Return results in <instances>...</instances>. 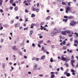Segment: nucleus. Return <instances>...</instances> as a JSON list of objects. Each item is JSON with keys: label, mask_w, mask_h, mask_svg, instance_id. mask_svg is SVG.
I'll return each mask as SVG.
<instances>
[{"label": "nucleus", "mask_w": 78, "mask_h": 78, "mask_svg": "<svg viewBox=\"0 0 78 78\" xmlns=\"http://www.w3.org/2000/svg\"><path fill=\"white\" fill-rule=\"evenodd\" d=\"M28 18L25 19V20L26 21V22H28Z\"/></svg>", "instance_id": "nucleus-52"}, {"label": "nucleus", "mask_w": 78, "mask_h": 78, "mask_svg": "<svg viewBox=\"0 0 78 78\" xmlns=\"http://www.w3.org/2000/svg\"><path fill=\"white\" fill-rule=\"evenodd\" d=\"M59 38L61 39H62V36L60 35L59 37Z\"/></svg>", "instance_id": "nucleus-59"}, {"label": "nucleus", "mask_w": 78, "mask_h": 78, "mask_svg": "<svg viewBox=\"0 0 78 78\" xmlns=\"http://www.w3.org/2000/svg\"><path fill=\"white\" fill-rule=\"evenodd\" d=\"M35 15L34 14H31V17H35Z\"/></svg>", "instance_id": "nucleus-25"}, {"label": "nucleus", "mask_w": 78, "mask_h": 78, "mask_svg": "<svg viewBox=\"0 0 78 78\" xmlns=\"http://www.w3.org/2000/svg\"><path fill=\"white\" fill-rule=\"evenodd\" d=\"M61 59H62V61H66V58H64V56H62V57H61Z\"/></svg>", "instance_id": "nucleus-5"}, {"label": "nucleus", "mask_w": 78, "mask_h": 78, "mask_svg": "<svg viewBox=\"0 0 78 78\" xmlns=\"http://www.w3.org/2000/svg\"><path fill=\"white\" fill-rule=\"evenodd\" d=\"M36 9V8L34 7H32L31 8V9L32 11H35V9Z\"/></svg>", "instance_id": "nucleus-9"}, {"label": "nucleus", "mask_w": 78, "mask_h": 78, "mask_svg": "<svg viewBox=\"0 0 78 78\" xmlns=\"http://www.w3.org/2000/svg\"><path fill=\"white\" fill-rule=\"evenodd\" d=\"M3 2V0H0V5L1 6H2V5Z\"/></svg>", "instance_id": "nucleus-13"}, {"label": "nucleus", "mask_w": 78, "mask_h": 78, "mask_svg": "<svg viewBox=\"0 0 78 78\" xmlns=\"http://www.w3.org/2000/svg\"><path fill=\"white\" fill-rule=\"evenodd\" d=\"M10 3L12 4V3H13V0H11L10 1Z\"/></svg>", "instance_id": "nucleus-35"}, {"label": "nucleus", "mask_w": 78, "mask_h": 78, "mask_svg": "<svg viewBox=\"0 0 78 78\" xmlns=\"http://www.w3.org/2000/svg\"><path fill=\"white\" fill-rule=\"evenodd\" d=\"M55 34H55V32L54 31L53 32H52L51 34V36H54Z\"/></svg>", "instance_id": "nucleus-15"}, {"label": "nucleus", "mask_w": 78, "mask_h": 78, "mask_svg": "<svg viewBox=\"0 0 78 78\" xmlns=\"http://www.w3.org/2000/svg\"><path fill=\"white\" fill-rule=\"evenodd\" d=\"M32 60H33V61H34V60H36V58L33 57L32 58Z\"/></svg>", "instance_id": "nucleus-38"}, {"label": "nucleus", "mask_w": 78, "mask_h": 78, "mask_svg": "<svg viewBox=\"0 0 78 78\" xmlns=\"http://www.w3.org/2000/svg\"><path fill=\"white\" fill-rule=\"evenodd\" d=\"M12 9H13V8L12 7V6H11L9 8V9H10V10H12Z\"/></svg>", "instance_id": "nucleus-36"}, {"label": "nucleus", "mask_w": 78, "mask_h": 78, "mask_svg": "<svg viewBox=\"0 0 78 78\" xmlns=\"http://www.w3.org/2000/svg\"><path fill=\"white\" fill-rule=\"evenodd\" d=\"M25 5L27 6H29V4H28V2H26L25 4Z\"/></svg>", "instance_id": "nucleus-30"}, {"label": "nucleus", "mask_w": 78, "mask_h": 78, "mask_svg": "<svg viewBox=\"0 0 78 78\" xmlns=\"http://www.w3.org/2000/svg\"><path fill=\"white\" fill-rule=\"evenodd\" d=\"M34 67L37 68V65H35L34 66Z\"/></svg>", "instance_id": "nucleus-50"}, {"label": "nucleus", "mask_w": 78, "mask_h": 78, "mask_svg": "<svg viewBox=\"0 0 78 78\" xmlns=\"http://www.w3.org/2000/svg\"><path fill=\"white\" fill-rule=\"evenodd\" d=\"M45 50V48L44 47H42V48H41V51H43V50Z\"/></svg>", "instance_id": "nucleus-34"}, {"label": "nucleus", "mask_w": 78, "mask_h": 78, "mask_svg": "<svg viewBox=\"0 0 78 78\" xmlns=\"http://www.w3.org/2000/svg\"><path fill=\"white\" fill-rule=\"evenodd\" d=\"M57 72H59V68H58L57 69Z\"/></svg>", "instance_id": "nucleus-63"}, {"label": "nucleus", "mask_w": 78, "mask_h": 78, "mask_svg": "<svg viewBox=\"0 0 78 78\" xmlns=\"http://www.w3.org/2000/svg\"><path fill=\"white\" fill-rule=\"evenodd\" d=\"M63 45H66V41H64L62 42Z\"/></svg>", "instance_id": "nucleus-28"}, {"label": "nucleus", "mask_w": 78, "mask_h": 78, "mask_svg": "<svg viewBox=\"0 0 78 78\" xmlns=\"http://www.w3.org/2000/svg\"><path fill=\"white\" fill-rule=\"evenodd\" d=\"M12 50H16V46H14L12 47Z\"/></svg>", "instance_id": "nucleus-11"}, {"label": "nucleus", "mask_w": 78, "mask_h": 78, "mask_svg": "<svg viewBox=\"0 0 78 78\" xmlns=\"http://www.w3.org/2000/svg\"><path fill=\"white\" fill-rule=\"evenodd\" d=\"M51 73L52 74L51 76V78H54L55 77V74H54V73H55V72H51Z\"/></svg>", "instance_id": "nucleus-3"}, {"label": "nucleus", "mask_w": 78, "mask_h": 78, "mask_svg": "<svg viewBox=\"0 0 78 78\" xmlns=\"http://www.w3.org/2000/svg\"><path fill=\"white\" fill-rule=\"evenodd\" d=\"M39 10H40V9H39V8L36 9V8L35 11H36L37 12H38Z\"/></svg>", "instance_id": "nucleus-14"}, {"label": "nucleus", "mask_w": 78, "mask_h": 78, "mask_svg": "<svg viewBox=\"0 0 78 78\" xmlns=\"http://www.w3.org/2000/svg\"><path fill=\"white\" fill-rule=\"evenodd\" d=\"M3 40L2 39H1V43H3Z\"/></svg>", "instance_id": "nucleus-42"}, {"label": "nucleus", "mask_w": 78, "mask_h": 78, "mask_svg": "<svg viewBox=\"0 0 78 78\" xmlns=\"http://www.w3.org/2000/svg\"><path fill=\"white\" fill-rule=\"evenodd\" d=\"M39 37L40 39H41V38H42L43 37V36H40Z\"/></svg>", "instance_id": "nucleus-64"}, {"label": "nucleus", "mask_w": 78, "mask_h": 78, "mask_svg": "<svg viewBox=\"0 0 78 78\" xmlns=\"http://www.w3.org/2000/svg\"><path fill=\"white\" fill-rule=\"evenodd\" d=\"M30 34H30V36H31L32 34H33V31H32V30H30Z\"/></svg>", "instance_id": "nucleus-21"}, {"label": "nucleus", "mask_w": 78, "mask_h": 78, "mask_svg": "<svg viewBox=\"0 0 78 78\" xmlns=\"http://www.w3.org/2000/svg\"><path fill=\"white\" fill-rule=\"evenodd\" d=\"M73 18H74V17L73 16H68V19H73Z\"/></svg>", "instance_id": "nucleus-10"}, {"label": "nucleus", "mask_w": 78, "mask_h": 78, "mask_svg": "<svg viewBox=\"0 0 78 78\" xmlns=\"http://www.w3.org/2000/svg\"><path fill=\"white\" fill-rule=\"evenodd\" d=\"M0 12H3V10L2 9H0Z\"/></svg>", "instance_id": "nucleus-51"}, {"label": "nucleus", "mask_w": 78, "mask_h": 78, "mask_svg": "<svg viewBox=\"0 0 78 78\" xmlns=\"http://www.w3.org/2000/svg\"><path fill=\"white\" fill-rule=\"evenodd\" d=\"M65 32L66 33H67V34H70V33H71V31L70 30H65Z\"/></svg>", "instance_id": "nucleus-6"}, {"label": "nucleus", "mask_w": 78, "mask_h": 78, "mask_svg": "<svg viewBox=\"0 0 78 78\" xmlns=\"http://www.w3.org/2000/svg\"><path fill=\"white\" fill-rule=\"evenodd\" d=\"M11 24H12V23H14V20H12V21H11Z\"/></svg>", "instance_id": "nucleus-44"}, {"label": "nucleus", "mask_w": 78, "mask_h": 78, "mask_svg": "<svg viewBox=\"0 0 78 78\" xmlns=\"http://www.w3.org/2000/svg\"><path fill=\"white\" fill-rule=\"evenodd\" d=\"M61 33L62 34H63V35H66V30L65 31H62V32H61Z\"/></svg>", "instance_id": "nucleus-7"}, {"label": "nucleus", "mask_w": 78, "mask_h": 78, "mask_svg": "<svg viewBox=\"0 0 78 78\" xmlns=\"http://www.w3.org/2000/svg\"><path fill=\"white\" fill-rule=\"evenodd\" d=\"M50 61L51 62H53V58H51L50 60Z\"/></svg>", "instance_id": "nucleus-24"}, {"label": "nucleus", "mask_w": 78, "mask_h": 78, "mask_svg": "<svg viewBox=\"0 0 78 78\" xmlns=\"http://www.w3.org/2000/svg\"><path fill=\"white\" fill-rule=\"evenodd\" d=\"M70 26H72V27H73V22H71L70 23Z\"/></svg>", "instance_id": "nucleus-16"}, {"label": "nucleus", "mask_w": 78, "mask_h": 78, "mask_svg": "<svg viewBox=\"0 0 78 78\" xmlns=\"http://www.w3.org/2000/svg\"><path fill=\"white\" fill-rule=\"evenodd\" d=\"M64 18H65V19H67V18H68V16H64Z\"/></svg>", "instance_id": "nucleus-39"}, {"label": "nucleus", "mask_w": 78, "mask_h": 78, "mask_svg": "<svg viewBox=\"0 0 78 78\" xmlns=\"http://www.w3.org/2000/svg\"><path fill=\"white\" fill-rule=\"evenodd\" d=\"M32 46L34 47H35V44L34 43L32 44Z\"/></svg>", "instance_id": "nucleus-48"}, {"label": "nucleus", "mask_w": 78, "mask_h": 78, "mask_svg": "<svg viewBox=\"0 0 78 78\" xmlns=\"http://www.w3.org/2000/svg\"><path fill=\"white\" fill-rule=\"evenodd\" d=\"M60 69H61V70H64V69H63V68L62 67H61L60 68Z\"/></svg>", "instance_id": "nucleus-56"}, {"label": "nucleus", "mask_w": 78, "mask_h": 78, "mask_svg": "<svg viewBox=\"0 0 78 78\" xmlns=\"http://www.w3.org/2000/svg\"><path fill=\"white\" fill-rule=\"evenodd\" d=\"M74 43L76 44H78V41L76 40H75L74 41Z\"/></svg>", "instance_id": "nucleus-32"}, {"label": "nucleus", "mask_w": 78, "mask_h": 78, "mask_svg": "<svg viewBox=\"0 0 78 78\" xmlns=\"http://www.w3.org/2000/svg\"><path fill=\"white\" fill-rule=\"evenodd\" d=\"M66 13H67V14H68V13H69V12H68V11L70 10V7H66Z\"/></svg>", "instance_id": "nucleus-4"}, {"label": "nucleus", "mask_w": 78, "mask_h": 78, "mask_svg": "<svg viewBox=\"0 0 78 78\" xmlns=\"http://www.w3.org/2000/svg\"><path fill=\"white\" fill-rule=\"evenodd\" d=\"M50 16H48L47 18V19L48 20H49L50 19Z\"/></svg>", "instance_id": "nucleus-47"}, {"label": "nucleus", "mask_w": 78, "mask_h": 78, "mask_svg": "<svg viewBox=\"0 0 78 78\" xmlns=\"http://www.w3.org/2000/svg\"><path fill=\"white\" fill-rule=\"evenodd\" d=\"M43 43V41H41L38 42V44H41Z\"/></svg>", "instance_id": "nucleus-19"}, {"label": "nucleus", "mask_w": 78, "mask_h": 78, "mask_svg": "<svg viewBox=\"0 0 78 78\" xmlns=\"http://www.w3.org/2000/svg\"><path fill=\"white\" fill-rule=\"evenodd\" d=\"M68 19H63V22H64V21H65V22H67V20H68Z\"/></svg>", "instance_id": "nucleus-23"}, {"label": "nucleus", "mask_w": 78, "mask_h": 78, "mask_svg": "<svg viewBox=\"0 0 78 78\" xmlns=\"http://www.w3.org/2000/svg\"><path fill=\"white\" fill-rule=\"evenodd\" d=\"M27 0L28 3H30V2H31V0Z\"/></svg>", "instance_id": "nucleus-49"}, {"label": "nucleus", "mask_w": 78, "mask_h": 78, "mask_svg": "<svg viewBox=\"0 0 78 78\" xmlns=\"http://www.w3.org/2000/svg\"><path fill=\"white\" fill-rule=\"evenodd\" d=\"M54 31L55 32V34H56L57 33H59V30H57L56 28H55L54 29Z\"/></svg>", "instance_id": "nucleus-1"}, {"label": "nucleus", "mask_w": 78, "mask_h": 78, "mask_svg": "<svg viewBox=\"0 0 78 78\" xmlns=\"http://www.w3.org/2000/svg\"><path fill=\"white\" fill-rule=\"evenodd\" d=\"M12 5L14 6H16V3H13L12 4Z\"/></svg>", "instance_id": "nucleus-29"}, {"label": "nucleus", "mask_w": 78, "mask_h": 78, "mask_svg": "<svg viewBox=\"0 0 78 78\" xmlns=\"http://www.w3.org/2000/svg\"><path fill=\"white\" fill-rule=\"evenodd\" d=\"M17 25H18V24H17V23L15 25V28H16V27H17Z\"/></svg>", "instance_id": "nucleus-37"}, {"label": "nucleus", "mask_w": 78, "mask_h": 78, "mask_svg": "<svg viewBox=\"0 0 78 78\" xmlns=\"http://www.w3.org/2000/svg\"><path fill=\"white\" fill-rule=\"evenodd\" d=\"M71 72H72V73H75V71L73 70V69H71Z\"/></svg>", "instance_id": "nucleus-26"}, {"label": "nucleus", "mask_w": 78, "mask_h": 78, "mask_svg": "<svg viewBox=\"0 0 78 78\" xmlns=\"http://www.w3.org/2000/svg\"><path fill=\"white\" fill-rule=\"evenodd\" d=\"M11 68L12 70H14V68L12 66H11Z\"/></svg>", "instance_id": "nucleus-60"}, {"label": "nucleus", "mask_w": 78, "mask_h": 78, "mask_svg": "<svg viewBox=\"0 0 78 78\" xmlns=\"http://www.w3.org/2000/svg\"><path fill=\"white\" fill-rule=\"evenodd\" d=\"M67 72H64V75H67Z\"/></svg>", "instance_id": "nucleus-57"}, {"label": "nucleus", "mask_w": 78, "mask_h": 78, "mask_svg": "<svg viewBox=\"0 0 78 78\" xmlns=\"http://www.w3.org/2000/svg\"><path fill=\"white\" fill-rule=\"evenodd\" d=\"M28 27H26V28H24V30H28Z\"/></svg>", "instance_id": "nucleus-43"}, {"label": "nucleus", "mask_w": 78, "mask_h": 78, "mask_svg": "<svg viewBox=\"0 0 78 78\" xmlns=\"http://www.w3.org/2000/svg\"><path fill=\"white\" fill-rule=\"evenodd\" d=\"M78 63H77V64L76 65V68H78Z\"/></svg>", "instance_id": "nucleus-61"}, {"label": "nucleus", "mask_w": 78, "mask_h": 78, "mask_svg": "<svg viewBox=\"0 0 78 78\" xmlns=\"http://www.w3.org/2000/svg\"><path fill=\"white\" fill-rule=\"evenodd\" d=\"M60 11H64V9H60Z\"/></svg>", "instance_id": "nucleus-62"}, {"label": "nucleus", "mask_w": 78, "mask_h": 78, "mask_svg": "<svg viewBox=\"0 0 78 78\" xmlns=\"http://www.w3.org/2000/svg\"><path fill=\"white\" fill-rule=\"evenodd\" d=\"M72 22L73 23L74 25H76L77 23V22H75L74 21H72Z\"/></svg>", "instance_id": "nucleus-18"}, {"label": "nucleus", "mask_w": 78, "mask_h": 78, "mask_svg": "<svg viewBox=\"0 0 78 78\" xmlns=\"http://www.w3.org/2000/svg\"><path fill=\"white\" fill-rule=\"evenodd\" d=\"M31 25L33 27H34V26H35L36 25V24H35L33 23H32Z\"/></svg>", "instance_id": "nucleus-40"}, {"label": "nucleus", "mask_w": 78, "mask_h": 78, "mask_svg": "<svg viewBox=\"0 0 78 78\" xmlns=\"http://www.w3.org/2000/svg\"><path fill=\"white\" fill-rule=\"evenodd\" d=\"M2 68H3V69H4V68H5V66H6V65L5 64V63H3L2 64Z\"/></svg>", "instance_id": "nucleus-12"}, {"label": "nucleus", "mask_w": 78, "mask_h": 78, "mask_svg": "<svg viewBox=\"0 0 78 78\" xmlns=\"http://www.w3.org/2000/svg\"><path fill=\"white\" fill-rule=\"evenodd\" d=\"M43 51V52L44 53H45L47 51V50H44Z\"/></svg>", "instance_id": "nucleus-46"}, {"label": "nucleus", "mask_w": 78, "mask_h": 78, "mask_svg": "<svg viewBox=\"0 0 78 78\" xmlns=\"http://www.w3.org/2000/svg\"><path fill=\"white\" fill-rule=\"evenodd\" d=\"M71 58L72 59H74V57H73V55H72Z\"/></svg>", "instance_id": "nucleus-58"}, {"label": "nucleus", "mask_w": 78, "mask_h": 78, "mask_svg": "<svg viewBox=\"0 0 78 78\" xmlns=\"http://www.w3.org/2000/svg\"><path fill=\"white\" fill-rule=\"evenodd\" d=\"M66 76H70V74L69 73H67L66 74Z\"/></svg>", "instance_id": "nucleus-22"}, {"label": "nucleus", "mask_w": 78, "mask_h": 78, "mask_svg": "<svg viewBox=\"0 0 78 78\" xmlns=\"http://www.w3.org/2000/svg\"><path fill=\"white\" fill-rule=\"evenodd\" d=\"M62 49V50H66L67 49V47L66 46H63Z\"/></svg>", "instance_id": "nucleus-20"}, {"label": "nucleus", "mask_w": 78, "mask_h": 78, "mask_svg": "<svg viewBox=\"0 0 78 78\" xmlns=\"http://www.w3.org/2000/svg\"><path fill=\"white\" fill-rule=\"evenodd\" d=\"M18 7L17 6H16L15 8H14V10H15L16 11H17L18 10Z\"/></svg>", "instance_id": "nucleus-17"}, {"label": "nucleus", "mask_w": 78, "mask_h": 78, "mask_svg": "<svg viewBox=\"0 0 78 78\" xmlns=\"http://www.w3.org/2000/svg\"><path fill=\"white\" fill-rule=\"evenodd\" d=\"M19 16H17L16 17L15 19H19Z\"/></svg>", "instance_id": "nucleus-45"}, {"label": "nucleus", "mask_w": 78, "mask_h": 78, "mask_svg": "<svg viewBox=\"0 0 78 78\" xmlns=\"http://www.w3.org/2000/svg\"><path fill=\"white\" fill-rule=\"evenodd\" d=\"M72 3V2H69L68 3V5L69 6H70V3Z\"/></svg>", "instance_id": "nucleus-31"}, {"label": "nucleus", "mask_w": 78, "mask_h": 78, "mask_svg": "<svg viewBox=\"0 0 78 78\" xmlns=\"http://www.w3.org/2000/svg\"><path fill=\"white\" fill-rule=\"evenodd\" d=\"M29 12V11H28L27 9H25V12Z\"/></svg>", "instance_id": "nucleus-33"}, {"label": "nucleus", "mask_w": 78, "mask_h": 78, "mask_svg": "<svg viewBox=\"0 0 78 78\" xmlns=\"http://www.w3.org/2000/svg\"><path fill=\"white\" fill-rule=\"evenodd\" d=\"M70 41H73V37H72L70 39Z\"/></svg>", "instance_id": "nucleus-53"}, {"label": "nucleus", "mask_w": 78, "mask_h": 78, "mask_svg": "<svg viewBox=\"0 0 78 78\" xmlns=\"http://www.w3.org/2000/svg\"><path fill=\"white\" fill-rule=\"evenodd\" d=\"M70 44L69 43H68L66 45V47H68L69 46V47H70Z\"/></svg>", "instance_id": "nucleus-27"}, {"label": "nucleus", "mask_w": 78, "mask_h": 78, "mask_svg": "<svg viewBox=\"0 0 78 78\" xmlns=\"http://www.w3.org/2000/svg\"><path fill=\"white\" fill-rule=\"evenodd\" d=\"M62 5H65L66 4V3L64 2H62Z\"/></svg>", "instance_id": "nucleus-55"}, {"label": "nucleus", "mask_w": 78, "mask_h": 78, "mask_svg": "<svg viewBox=\"0 0 78 78\" xmlns=\"http://www.w3.org/2000/svg\"><path fill=\"white\" fill-rule=\"evenodd\" d=\"M75 62V60H72L71 61V64L72 66L73 67H75V65H73V63Z\"/></svg>", "instance_id": "nucleus-2"}, {"label": "nucleus", "mask_w": 78, "mask_h": 78, "mask_svg": "<svg viewBox=\"0 0 78 78\" xmlns=\"http://www.w3.org/2000/svg\"><path fill=\"white\" fill-rule=\"evenodd\" d=\"M38 47L39 48H41V44H38Z\"/></svg>", "instance_id": "nucleus-41"}, {"label": "nucleus", "mask_w": 78, "mask_h": 78, "mask_svg": "<svg viewBox=\"0 0 78 78\" xmlns=\"http://www.w3.org/2000/svg\"><path fill=\"white\" fill-rule=\"evenodd\" d=\"M45 58V56L43 55L42 56L41 58V60H44V59Z\"/></svg>", "instance_id": "nucleus-8"}, {"label": "nucleus", "mask_w": 78, "mask_h": 78, "mask_svg": "<svg viewBox=\"0 0 78 78\" xmlns=\"http://www.w3.org/2000/svg\"><path fill=\"white\" fill-rule=\"evenodd\" d=\"M3 27H1L0 28V30H3Z\"/></svg>", "instance_id": "nucleus-54"}]
</instances>
